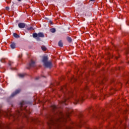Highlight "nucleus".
Segmentation results:
<instances>
[{"label": "nucleus", "instance_id": "f257e3e1", "mask_svg": "<svg viewBox=\"0 0 129 129\" xmlns=\"http://www.w3.org/2000/svg\"><path fill=\"white\" fill-rule=\"evenodd\" d=\"M53 111L56 110V114L54 118H51L50 119L49 122L48 123L50 128L51 126H60V124L62 123H65L67 121V119H69V116H70V113L72 112V109L67 108V112L66 113H63L61 111L58 112V108L59 107L56 105H52L51 107Z\"/></svg>", "mask_w": 129, "mask_h": 129}, {"label": "nucleus", "instance_id": "f03ea898", "mask_svg": "<svg viewBox=\"0 0 129 129\" xmlns=\"http://www.w3.org/2000/svg\"><path fill=\"white\" fill-rule=\"evenodd\" d=\"M26 103L25 101H22L20 103V111H17L16 114L14 115L11 114V111L10 110H8L7 111H4L3 110L0 109V116L2 115H4V116H6L7 117H9V118H13V119H17V117H19L20 115H25L26 116V114L25 113L22 112V110L25 109V112L27 113L30 114L31 112L30 111L26 109V107H27V105H26Z\"/></svg>", "mask_w": 129, "mask_h": 129}, {"label": "nucleus", "instance_id": "7ed1b4c3", "mask_svg": "<svg viewBox=\"0 0 129 129\" xmlns=\"http://www.w3.org/2000/svg\"><path fill=\"white\" fill-rule=\"evenodd\" d=\"M42 62L44 63V65L47 68H50V67H52V63L50 61H48V56H43Z\"/></svg>", "mask_w": 129, "mask_h": 129}, {"label": "nucleus", "instance_id": "20e7f679", "mask_svg": "<svg viewBox=\"0 0 129 129\" xmlns=\"http://www.w3.org/2000/svg\"><path fill=\"white\" fill-rule=\"evenodd\" d=\"M73 99L74 100L73 102L74 104H77L78 102L80 101H83V98L82 96L80 97L79 95H74L73 97Z\"/></svg>", "mask_w": 129, "mask_h": 129}, {"label": "nucleus", "instance_id": "39448f33", "mask_svg": "<svg viewBox=\"0 0 129 129\" xmlns=\"http://www.w3.org/2000/svg\"><path fill=\"white\" fill-rule=\"evenodd\" d=\"M33 38H36V40L37 41H40V38H44L45 35H44V33L42 32L38 33V34L34 33L33 34Z\"/></svg>", "mask_w": 129, "mask_h": 129}, {"label": "nucleus", "instance_id": "423d86ee", "mask_svg": "<svg viewBox=\"0 0 129 129\" xmlns=\"http://www.w3.org/2000/svg\"><path fill=\"white\" fill-rule=\"evenodd\" d=\"M80 126V125L76 123H73L70 126H65L63 129H72L74 126Z\"/></svg>", "mask_w": 129, "mask_h": 129}, {"label": "nucleus", "instance_id": "0eeeda50", "mask_svg": "<svg viewBox=\"0 0 129 129\" xmlns=\"http://www.w3.org/2000/svg\"><path fill=\"white\" fill-rule=\"evenodd\" d=\"M35 66H36V63L35 61L31 60L29 63V67H27V69H30L31 67H35Z\"/></svg>", "mask_w": 129, "mask_h": 129}, {"label": "nucleus", "instance_id": "6e6552de", "mask_svg": "<svg viewBox=\"0 0 129 129\" xmlns=\"http://www.w3.org/2000/svg\"><path fill=\"white\" fill-rule=\"evenodd\" d=\"M9 127V124H0V128L1 129H5V128H8Z\"/></svg>", "mask_w": 129, "mask_h": 129}, {"label": "nucleus", "instance_id": "1a4fd4ad", "mask_svg": "<svg viewBox=\"0 0 129 129\" xmlns=\"http://www.w3.org/2000/svg\"><path fill=\"white\" fill-rule=\"evenodd\" d=\"M21 92V90H17L15 91V92H14L11 95V97H14V96H15V95H17V94H19V93Z\"/></svg>", "mask_w": 129, "mask_h": 129}, {"label": "nucleus", "instance_id": "9d476101", "mask_svg": "<svg viewBox=\"0 0 129 129\" xmlns=\"http://www.w3.org/2000/svg\"><path fill=\"white\" fill-rule=\"evenodd\" d=\"M18 27L20 28H24L26 27V24H25V23H20L18 24Z\"/></svg>", "mask_w": 129, "mask_h": 129}, {"label": "nucleus", "instance_id": "9b49d317", "mask_svg": "<svg viewBox=\"0 0 129 129\" xmlns=\"http://www.w3.org/2000/svg\"><path fill=\"white\" fill-rule=\"evenodd\" d=\"M68 98L67 97H64V98L63 99V100L62 101H61V102H60V104H65L66 105V100H67Z\"/></svg>", "mask_w": 129, "mask_h": 129}, {"label": "nucleus", "instance_id": "f8f14e48", "mask_svg": "<svg viewBox=\"0 0 129 129\" xmlns=\"http://www.w3.org/2000/svg\"><path fill=\"white\" fill-rule=\"evenodd\" d=\"M11 48H12V49H15L16 48V43L13 42L11 43V45H10Z\"/></svg>", "mask_w": 129, "mask_h": 129}, {"label": "nucleus", "instance_id": "ddd939ff", "mask_svg": "<svg viewBox=\"0 0 129 129\" xmlns=\"http://www.w3.org/2000/svg\"><path fill=\"white\" fill-rule=\"evenodd\" d=\"M67 40L69 43H71V42H72V39L71 38V37H67Z\"/></svg>", "mask_w": 129, "mask_h": 129}, {"label": "nucleus", "instance_id": "4468645a", "mask_svg": "<svg viewBox=\"0 0 129 129\" xmlns=\"http://www.w3.org/2000/svg\"><path fill=\"white\" fill-rule=\"evenodd\" d=\"M18 75L20 78H24L25 77V74H19Z\"/></svg>", "mask_w": 129, "mask_h": 129}, {"label": "nucleus", "instance_id": "2eb2a0df", "mask_svg": "<svg viewBox=\"0 0 129 129\" xmlns=\"http://www.w3.org/2000/svg\"><path fill=\"white\" fill-rule=\"evenodd\" d=\"M73 93V91H69L68 93V96H71V95H72Z\"/></svg>", "mask_w": 129, "mask_h": 129}, {"label": "nucleus", "instance_id": "dca6fc26", "mask_svg": "<svg viewBox=\"0 0 129 129\" xmlns=\"http://www.w3.org/2000/svg\"><path fill=\"white\" fill-rule=\"evenodd\" d=\"M58 46L59 47H63V43L61 41H59L58 42Z\"/></svg>", "mask_w": 129, "mask_h": 129}, {"label": "nucleus", "instance_id": "f3484780", "mask_svg": "<svg viewBox=\"0 0 129 129\" xmlns=\"http://www.w3.org/2000/svg\"><path fill=\"white\" fill-rule=\"evenodd\" d=\"M13 36L15 37V38H20V36H19V35L16 33L13 34Z\"/></svg>", "mask_w": 129, "mask_h": 129}, {"label": "nucleus", "instance_id": "a211bd4d", "mask_svg": "<svg viewBox=\"0 0 129 129\" xmlns=\"http://www.w3.org/2000/svg\"><path fill=\"white\" fill-rule=\"evenodd\" d=\"M50 32L51 33H55V32H56V29L55 28H52L50 29Z\"/></svg>", "mask_w": 129, "mask_h": 129}, {"label": "nucleus", "instance_id": "6ab92c4d", "mask_svg": "<svg viewBox=\"0 0 129 129\" xmlns=\"http://www.w3.org/2000/svg\"><path fill=\"white\" fill-rule=\"evenodd\" d=\"M41 49L42 50H43V51H46V50L47 49V48H46V47H45L44 46H41Z\"/></svg>", "mask_w": 129, "mask_h": 129}, {"label": "nucleus", "instance_id": "aec40b11", "mask_svg": "<svg viewBox=\"0 0 129 129\" xmlns=\"http://www.w3.org/2000/svg\"><path fill=\"white\" fill-rule=\"evenodd\" d=\"M61 90H62V91H64V90H66V86H64L63 87H61Z\"/></svg>", "mask_w": 129, "mask_h": 129}, {"label": "nucleus", "instance_id": "412c9836", "mask_svg": "<svg viewBox=\"0 0 129 129\" xmlns=\"http://www.w3.org/2000/svg\"><path fill=\"white\" fill-rule=\"evenodd\" d=\"M6 2L7 4H11V3H12V0H7L6 1Z\"/></svg>", "mask_w": 129, "mask_h": 129}, {"label": "nucleus", "instance_id": "4be33fe9", "mask_svg": "<svg viewBox=\"0 0 129 129\" xmlns=\"http://www.w3.org/2000/svg\"><path fill=\"white\" fill-rule=\"evenodd\" d=\"M27 30H28V31H30V30H33V27H28V28H27Z\"/></svg>", "mask_w": 129, "mask_h": 129}, {"label": "nucleus", "instance_id": "5701e85b", "mask_svg": "<svg viewBox=\"0 0 129 129\" xmlns=\"http://www.w3.org/2000/svg\"><path fill=\"white\" fill-rule=\"evenodd\" d=\"M121 128H122V129H125V124H124L123 125V126L121 127Z\"/></svg>", "mask_w": 129, "mask_h": 129}, {"label": "nucleus", "instance_id": "b1692460", "mask_svg": "<svg viewBox=\"0 0 129 129\" xmlns=\"http://www.w3.org/2000/svg\"><path fill=\"white\" fill-rule=\"evenodd\" d=\"M1 61L2 62V63H5V59H2L1 60Z\"/></svg>", "mask_w": 129, "mask_h": 129}, {"label": "nucleus", "instance_id": "393cba45", "mask_svg": "<svg viewBox=\"0 0 129 129\" xmlns=\"http://www.w3.org/2000/svg\"><path fill=\"white\" fill-rule=\"evenodd\" d=\"M6 9L7 10V11H9V10H10V7H7L6 8Z\"/></svg>", "mask_w": 129, "mask_h": 129}, {"label": "nucleus", "instance_id": "a878e982", "mask_svg": "<svg viewBox=\"0 0 129 129\" xmlns=\"http://www.w3.org/2000/svg\"><path fill=\"white\" fill-rule=\"evenodd\" d=\"M13 62H12L11 61H10L9 63V66H11V65H12V63Z\"/></svg>", "mask_w": 129, "mask_h": 129}, {"label": "nucleus", "instance_id": "bb28decb", "mask_svg": "<svg viewBox=\"0 0 129 129\" xmlns=\"http://www.w3.org/2000/svg\"><path fill=\"white\" fill-rule=\"evenodd\" d=\"M118 125H119V124H118L116 125V126L114 127L115 128H116V127H117V126H118Z\"/></svg>", "mask_w": 129, "mask_h": 129}, {"label": "nucleus", "instance_id": "cd10ccee", "mask_svg": "<svg viewBox=\"0 0 129 129\" xmlns=\"http://www.w3.org/2000/svg\"><path fill=\"white\" fill-rule=\"evenodd\" d=\"M12 9H13L14 8H15V7H14V4H13V5L11 7Z\"/></svg>", "mask_w": 129, "mask_h": 129}, {"label": "nucleus", "instance_id": "c85d7f7f", "mask_svg": "<svg viewBox=\"0 0 129 129\" xmlns=\"http://www.w3.org/2000/svg\"><path fill=\"white\" fill-rule=\"evenodd\" d=\"M39 78H40V77H36V80H38V79H39Z\"/></svg>", "mask_w": 129, "mask_h": 129}, {"label": "nucleus", "instance_id": "c756f323", "mask_svg": "<svg viewBox=\"0 0 129 129\" xmlns=\"http://www.w3.org/2000/svg\"><path fill=\"white\" fill-rule=\"evenodd\" d=\"M90 2H95V0H90Z\"/></svg>", "mask_w": 129, "mask_h": 129}, {"label": "nucleus", "instance_id": "7c9ffc66", "mask_svg": "<svg viewBox=\"0 0 129 129\" xmlns=\"http://www.w3.org/2000/svg\"><path fill=\"white\" fill-rule=\"evenodd\" d=\"M116 59H118V57L115 56Z\"/></svg>", "mask_w": 129, "mask_h": 129}, {"label": "nucleus", "instance_id": "2f4dec72", "mask_svg": "<svg viewBox=\"0 0 129 129\" xmlns=\"http://www.w3.org/2000/svg\"><path fill=\"white\" fill-rule=\"evenodd\" d=\"M21 57H22V56H21V55H19V58H21Z\"/></svg>", "mask_w": 129, "mask_h": 129}, {"label": "nucleus", "instance_id": "473e14b6", "mask_svg": "<svg viewBox=\"0 0 129 129\" xmlns=\"http://www.w3.org/2000/svg\"><path fill=\"white\" fill-rule=\"evenodd\" d=\"M94 117H97V116H95V115H94Z\"/></svg>", "mask_w": 129, "mask_h": 129}, {"label": "nucleus", "instance_id": "72a5a7b5", "mask_svg": "<svg viewBox=\"0 0 129 129\" xmlns=\"http://www.w3.org/2000/svg\"><path fill=\"white\" fill-rule=\"evenodd\" d=\"M18 2H21V0H18Z\"/></svg>", "mask_w": 129, "mask_h": 129}, {"label": "nucleus", "instance_id": "f704fd0d", "mask_svg": "<svg viewBox=\"0 0 129 129\" xmlns=\"http://www.w3.org/2000/svg\"><path fill=\"white\" fill-rule=\"evenodd\" d=\"M89 109H90V108L88 109V110H89Z\"/></svg>", "mask_w": 129, "mask_h": 129}, {"label": "nucleus", "instance_id": "c9c22d12", "mask_svg": "<svg viewBox=\"0 0 129 129\" xmlns=\"http://www.w3.org/2000/svg\"><path fill=\"white\" fill-rule=\"evenodd\" d=\"M120 123H121V121L120 122Z\"/></svg>", "mask_w": 129, "mask_h": 129}, {"label": "nucleus", "instance_id": "e433bc0d", "mask_svg": "<svg viewBox=\"0 0 129 129\" xmlns=\"http://www.w3.org/2000/svg\"><path fill=\"white\" fill-rule=\"evenodd\" d=\"M128 63H129V62Z\"/></svg>", "mask_w": 129, "mask_h": 129}]
</instances>
